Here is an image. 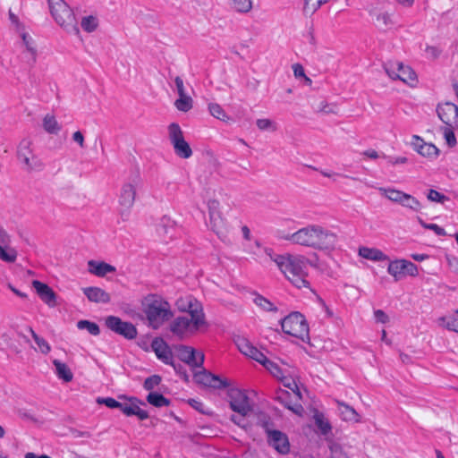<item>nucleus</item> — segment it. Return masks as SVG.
Listing matches in <instances>:
<instances>
[{
  "label": "nucleus",
  "mask_w": 458,
  "mask_h": 458,
  "mask_svg": "<svg viewBox=\"0 0 458 458\" xmlns=\"http://www.w3.org/2000/svg\"><path fill=\"white\" fill-rule=\"evenodd\" d=\"M129 401L131 402V411H130V414L129 416H137L140 420H144L148 418V413L147 411L145 410H142L139 404H144L142 402H140L138 398L136 397H131L129 399Z\"/></svg>",
  "instance_id": "7c9ffc66"
},
{
  "label": "nucleus",
  "mask_w": 458,
  "mask_h": 458,
  "mask_svg": "<svg viewBox=\"0 0 458 458\" xmlns=\"http://www.w3.org/2000/svg\"><path fill=\"white\" fill-rule=\"evenodd\" d=\"M72 140L74 142H76L80 146V148H85L84 136L81 133V131H77L73 132V134H72Z\"/></svg>",
  "instance_id": "338daca9"
},
{
  "label": "nucleus",
  "mask_w": 458,
  "mask_h": 458,
  "mask_svg": "<svg viewBox=\"0 0 458 458\" xmlns=\"http://www.w3.org/2000/svg\"><path fill=\"white\" fill-rule=\"evenodd\" d=\"M174 84L176 87L178 96L186 95L184 82H183V80L180 76H176L174 78Z\"/></svg>",
  "instance_id": "0e129e2a"
},
{
  "label": "nucleus",
  "mask_w": 458,
  "mask_h": 458,
  "mask_svg": "<svg viewBox=\"0 0 458 458\" xmlns=\"http://www.w3.org/2000/svg\"><path fill=\"white\" fill-rule=\"evenodd\" d=\"M178 310L191 314H204L202 304L193 296L185 295L179 297L175 301Z\"/></svg>",
  "instance_id": "6ab92c4d"
},
{
  "label": "nucleus",
  "mask_w": 458,
  "mask_h": 458,
  "mask_svg": "<svg viewBox=\"0 0 458 458\" xmlns=\"http://www.w3.org/2000/svg\"><path fill=\"white\" fill-rule=\"evenodd\" d=\"M21 38L23 41V44L25 45L28 52L31 55V60L34 64L37 59V49H36V44L33 38L27 33L21 32Z\"/></svg>",
  "instance_id": "ea45409f"
},
{
  "label": "nucleus",
  "mask_w": 458,
  "mask_h": 458,
  "mask_svg": "<svg viewBox=\"0 0 458 458\" xmlns=\"http://www.w3.org/2000/svg\"><path fill=\"white\" fill-rule=\"evenodd\" d=\"M50 13L55 21L69 34L80 36L75 15L64 0H47Z\"/></svg>",
  "instance_id": "20e7f679"
},
{
  "label": "nucleus",
  "mask_w": 458,
  "mask_h": 458,
  "mask_svg": "<svg viewBox=\"0 0 458 458\" xmlns=\"http://www.w3.org/2000/svg\"><path fill=\"white\" fill-rule=\"evenodd\" d=\"M437 113L445 126H458V106L456 105L451 102L438 105Z\"/></svg>",
  "instance_id": "a211bd4d"
},
{
  "label": "nucleus",
  "mask_w": 458,
  "mask_h": 458,
  "mask_svg": "<svg viewBox=\"0 0 458 458\" xmlns=\"http://www.w3.org/2000/svg\"><path fill=\"white\" fill-rule=\"evenodd\" d=\"M331 456L330 458H347L346 454L343 451L339 445L334 444L330 446Z\"/></svg>",
  "instance_id": "13d9d810"
},
{
  "label": "nucleus",
  "mask_w": 458,
  "mask_h": 458,
  "mask_svg": "<svg viewBox=\"0 0 458 458\" xmlns=\"http://www.w3.org/2000/svg\"><path fill=\"white\" fill-rule=\"evenodd\" d=\"M374 316L376 320L379 323L386 324L389 321L388 316L382 310H375Z\"/></svg>",
  "instance_id": "69168bd1"
},
{
  "label": "nucleus",
  "mask_w": 458,
  "mask_h": 458,
  "mask_svg": "<svg viewBox=\"0 0 458 458\" xmlns=\"http://www.w3.org/2000/svg\"><path fill=\"white\" fill-rule=\"evenodd\" d=\"M248 357L255 360L260 364H262L267 359L266 355L262 353L259 350H258L255 346L253 347L251 352H250V355H248Z\"/></svg>",
  "instance_id": "052dcab7"
},
{
  "label": "nucleus",
  "mask_w": 458,
  "mask_h": 458,
  "mask_svg": "<svg viewBox=\"0 0 458 458\" xmlns=\"http://www.w3.org/2000/svg\"><path fill=\"white\" fill-rule=\"evenodd\" d=\"M30 331L31 333L32 338L38 344L39 351L43 354H47L51 350L49 344L44 338H42L38 335H37L32 328H30Z\"/></svg>",
  "instance_id": "49530a36"
},
{
  "label": "nucleus",
  "mask_w": 458,
  "mask_h": 458,
  "mask_svg": "<svg viewBox=\"0 0 458 458\" xmlns=\"http://www.w3.org/2000/svg\"><path fill=\"white\" fill-rule=\"evenodd\" d=\"M279 379L283 382L284 386L289 388L293 394H295V392H301L294 379L284 377V375Z\"/></svg>",
  "instance_id": "6e6d98bb"
},
{
  "label": "nucleus",
  "mask_w": 458,
  "mask_h": 458,
  "mask_svg": "<svg viewBox=\"0 0 458 458\" xmlns=\"http://www.w3.org/2000/svg\"><path fill=\"white\" fill-rule=\"evenodd\" d=\"M174 106L181 112H188L193 106V100L191 97L186 95L179 96L174 101Z\"/></svg>",
  "instance_id": "4c0bfd02"
},
{
  "label": "nucleus",
  "mask_w": 458,
  "mask_h": 458,
  "mask_svg": "<svg viewBox=\"0 0 458 458\" xmlns=\"http://www.w3.org/2000/svg\"><path fill=\"white\" fill-rule=\"evenodd\" d=\"M359 255L363 259L373 261H385L389 259L383 251L376 248L360 247L359 249Z\"/></svg>",
  "instance_id": "a878e982"
},
{
  "label": "nucleus",
  "mask_w": 458,
  "mask_h": 458,
  "mask_svg": "<svg viewBox=\"0 0 458 458\" xmlns=\"http://www.w3.org/2000/svg\"><path fill=\"white\" fill-rule=\"evenodd\" d=\"M79 329H86L92 335H98L100 334L99 327L97 323L89 320H80L77 323Z\"/></svg>",
  "instance_id": "37998d69"
},
{
  "label": "nucleus",
  "mask_w": 458,
  "mask_h": 458,
  "mask_svg": "<svg viewBox=\"0 0 458 458\" xmlns=\"http://www.w3.org/2000/svg\"><path fill=\"white\" fill-rule=\"evenodd\" d=\"M227 396L230 408L242 417L248 416L252 411L250 398L244 391L238 388H230L227 391Z\"/></svg>",
  "instance_id": "f8f14e48"
},
{
  "label": "nucleus",
  "mask_w": 458,
  "mask_h": 458,
  "mask_svg": "<svg viewBox=\"0 0 458 458\" xmlns=\"http://www.w3.org/2000/svg\"><path fill=\"white\" fill-rule=\"evenodd\" d=\"M233 341L242 353L246 356L250 355V352H251L254 346L248 339L243 336L237 335L234 337Z\"/></svg>",
  "instance_id": "58836bf2"
},
{
  "label": "nucleus",
  "mask_w": 458,
  "mask_h": 458,
  "mask_svg": "<svg viewBox=\"0 0 458 458\" xmlns=\"http://www.w3.org/2000/svg\"><path fill=\"white\" fill-rule=\"evenodd\" d=\"M97 403L99 404H105L108 408H112V409L118 408V406H120V402L116 401L115 399H114L112 397H106V398L98 397L97 399Z\"/></svg>",
  "instance_id": "4d7b16f0"
},
{
  "label": "nucleus",
  "mask_w": 458,
  "mask_h": 458,
  "mask_svg": "<svg viewBox=\"0 0 458 458\" xmlns=\"http://www.w3.org/2000/svg\"><path fill=\"white\" fill-rule=\"evenodd\" d=\"M275 263L285 277L297 288L309 287L306 280L308 259L303 256L277 255Z\"/></svg>",
  "instance_id": "f03ea898"
},
{
  "label": "nucleus",
  "mask_w": 458,
  "mask_h": 458,
  "mask_svg": "<svg viewBox=\"0 0 458 458\" xmlns=\"http://www.w3.org/2000/svg\"><path fill=\"white\" fill-rule=\"evenodd\" d=\"M282 239L318 250H333L338 243V235L319 225H308Z\"/></svg>",
  "instance_id": "f257e3e1"
},
{
  "label": "nucleus",
  "mask_w": 458,
  "mask_h": 458,
  "mask_svg": "<svg viewBox=\"0 0 458 458\" xmlns=\"http://www.w3.org/2000/svg\"><path fill=\"white\" fill-rule=\"evenodd\" d=\"M256 125L260 131H275L277 129L276 123L267 118L258 119Z\"/></svg>",
  "instance_id": "de8ad7c7"
},
{
  "label": "nucleus",
  "mask_w": 458,
  "mask_h": 458,
  "mask_svg": "<svg viewBox=\"0 0 458 458\" xmlns=\"http://www.w3.org/2000/svg\"><path fill=\"white\" fill-rule=\"evenodd\" d=\"M384 67L387 75L393 80H400L411 86L414 85L417 81L414 71L401 62H388Z\"/></svg>",
  "instance_id": "9b49d317"
},
{
  "label": "nucleus",
  "mask_w": 458,
  "mask_h": 458,
  "mask_svg": "<svg viewBox=\"0 0 458 458\" xmlns=\"http://www.w3.org/2000/svg\"><path fill=\"white\" fill-rule=\"evenodd\" d=\"M32 285L35 288L39 298L48 307L54 308L56 306V294L52 288H50L47 284H44L38 280H34L32 282Z\"/></svg>",
  "instance_id": "412c9836"
},
{
  "label": "nucleus",
  "mask_w": 458,
  "mask_h": 458,
  "mask_svg": "<svg viewBox=\"0 0 458 458\" xmlns=\"http://www.w3.org/2000/svg\"><path fill=\"white\" fill-rule=\"evenodd\" d=\"M105 325L108 329L126 339L132 340L137 337V328L131 322L123 321L116 316H108L105 319Z\"/></svg>",
  "instance_id": "4468645a"
},
{
  "label": "nucleus",
  "mask_w": 458,
  "mask_h": 458,
  "mask_svg": "<svg viewBox=\"0 0 458 458\" xmlns=\"http://www.w3.org/2000/svg\"><path fill=\"white\" fill-rule=\"evenodd\" d=\"M377 189L382 197L397 204H400L404 194V191L391 187H377Z\"/></svg>",
  "instance_id": "bb28decb"
},
{
  "label": "nucleus",
  "mask_w": 458,
  "mask_h": 458,
  "mask_svg": "<svg viewBox=\"0 0 458 458\" xmlns=\"http://www.w3.org/2000/svg\"><path fill=\"white\" fill-rule=\"evenodd\" d=\"M274 398L294 414L301 417L304 414V408L301 403L302 398L301 392L293 394L286 390L278 389L276 391Z\"/></svg>",
  "instance_id": "ddd939ff"
},
{
  "label": "nucleus",
  "mask_w": 458,
  "mask_h": 458,
  "mask_svg": "<svg viewBox=\"0 0 458 458\" xmlns=\"http://www.w3.org/2000/svg\"><path fill=\"white\" fill-rule=\"evenodd\" d=\"M262 365L276 377L277 378H281L282 376L284 375L282 369H280V367L271 361L270 360H268L267 358L266 359V360L262 363Z\"/></svg>",
  "instance_id": "09e8293b"
},
{
  "label": "nucleus",
  "mask_w": 458,
  "mask_h": 458,
  "mask_svg": "<svg viewBox=\"0 0 458 458\" xmlns=\"http://www.w3.org/2000/svg\"><path fill=\"white\" fill-rule=\"evenodd\" d=\"M318 112L327 114H337L338 107H337L336 104H328L327 102H321L319 104Z\"/></svg>",
  "instance_id": "3c124183"
},
{
  "label": "nucleus",
  "mask_w": 458,
  "mask_h": 458,
  "mask_svg": "<svg viewBox=\"0 0 458 458\" xmlns=\"http://www.w3.org/2000/svg\"><path fill=\"white\" fill-rule=\"evenodd\" d=\"M314 420L317 428L322 435L327 436L330 433L332 427L323 413L317 411L314 414Z\"/></svg>",
  "instance_id": "2f4dec72"
},
{
  "label": "nucleus",
  "mask_w": 458,
  "mask_h": 458,
  "mask_svg": "<svg viewBox=\"0 0 458 458\" xmlns=\"http://www.w3.org/2000/svg\"><path fill=\"white\" fill-rule=\"evenodd\" d=\"M456 318H451L446 319L445 317H441L438 319L439 325L443 326L448 330L454 331Z\"/></svg>",
  "instance_id": "bf43d9fd"
},
{
  "label": "nucleus",
  "mask_w": 458,
  "mask_h": 458,
  "mask_svg": "<svg viewBox=\"0 0 458 458\" xmlns=\"http://www.w3.org/2000/svg\"><path fill=\"white\" fill-rule=\"evenodd\" d=\"M88 270L92 275H95L98 277H104L109 273H114L116 268L115 267L105 261H97L91 259L88 261Z\"/></svg>",
  "instance_id": "b1692460"
},
{
  "label": "nucleus",
  "mask_w": 458,
  "mask_h": 458,
  "mask_svg": "<svg viewBox=\"0 0 458 458\" xmlns=\"http://www.w3.org/2000/svg\"><path fill=\"white\" fill-rule=\"evenodd\" d=\"M262 427L267 434V442L278 454L285 455L290 452V442L287 435L280 430L270 428L269 420L262 422Z\"/></svg>",
  "instance_id": "1a4fd4ad"
},
{
  "label": "nucleus",
  "mask_w": 458,
  "mask_h": 458,
  "mask_svg": "<svg viewBox=\"0 0 458 458\" xmlns=\"http://www.w3.org/2000/svg\"><path fill=\"white\" fill-rule=\"evenodd\" d=\"M171 366L174 368L175 372L182 377V378L185 382H189V375L187 374L186 369L183 368L182 365L176 364L174 362V365H171Z\"/></svg>",
  "instance_id": "e2e57ef3"
},
{
  "label": "nucleus",
  "mask_w": 458,
  "mask_h": 458,
  "mask_svg": "<svg viewBox=\"0 0 458 458\" xmlns=\"http://www.w3.org/2000/svg\"><path fill=\"white\" fill-rule=\"evenodd\" d=\"M329 0H303L302 13L306 17L312 16L318 8Z\"/></svg>",
  "instance_id": "c756f323"
},
{
  "label": "nucleus",
  "mask_w": 458,
  "mask_h": 458,
  "mask_svg": "<svg viewBox=\"0 0 458 458\" xmlns=\"http://www.w3.org/2000/svg\"><path fill=\"white\" fill-rule=\"evenodd\" d=\"M42 126L44 130L49 134L57 135L62 130V126L59 124L55 115L47 114L42 120Z\"/></svg>",
  "instance_id": "cd10ccee"
},
{
  "label": "nucleus",
  "mask_w": 458,
  "mask_h": 458,
  "mask_svg": "<svg viewBox=\"0 0 458 458\" xmlns=\"http://www.w3.org/2000/svg\"><path fill=\"white\" fill-rule=\"evenodd\" d=\"M160 382H161V377L158 375H153L145 379L143 386L146 390L151 391L157 386H158L160 384Z\"/></svg>",
  "instance_id": "603ef678"
},
{
  "label": "nucleus",
  "mask_w": 458,
  "mask_h": 458,
  "mask_svg": "<svg viewBox=\"0 0 458 458\" xmlns=\"http://www.w3.org/2000/svg\"><path fill=\"white\" fill-rule=\"evenodd\" d=\"M341 408V414L343 416V419L347 421H354L359 422L360 420V415L356 412V411L344 403H339Z\"/></svg>",
  "instance_id": "c9c22d12"
},
{
  "label": "nucleus",
  "mask_w": 458,
  "mask_h": 458,
  "mask_svg": "<svg viewBox=\"0 0 458 458\" xmlns=\"http://www.w3.org/2000/svg\"><path fill=\"white\" fill-rule=\"evenodd\" d=\"M387 272L394 277L395 281H399L407 275L411 276H417L418 268L417 266L411 261L396 259L389 263Z\"/></svg>",
  "instance_id": "dca6fc26"
},
{
  "label": "nucleus",
  "mask_w": 458,
  "mask_h": 458,
  "mask_svg": "<svg viewBox=\"0 0 458 458\" xmlns=\"http://www.w3.org/2000/svg\"><path fill=\"white\" fill-rule=\"evenodd\" d=\"M210 225L214 233L223 241L228 237V226L225 221L221 217L220 214L209 217Z\"/></svg>",
  "instance_id": "393cba45"
},
{
  "label": "nucleus",
  "mask_w": 458,
  "mask_h": 458,
  "mask_svg": "<svg viewBox=\"0 0 458 458\" xmlns=\"http://www.w3.org/2000/svg\"><path fill=\"white\" fill-rule=\"evenodd\" d=\"M208 111L209 114L223 122H228L230 120V117L226 114L225 110L222 108V106L217 103H209L208 104Z\"/></svg>",
  "instance_id": "e433bc0d"
},
{
  "label": "nucleus",
  "mask_w": 458,
  "mask_h": 458,
  "mask_svg": "<svg viewBox=\"0 0 458 458\" xmlns=\"http://www.w3.org/2000/svg\"><path fill=\"white\" fill-rule=\"evenodd\" d=\"M176 356L184 363L192 369L202 368L205 356L201 352H197L194 348L186 345L174 346Z\"/></svg>",
  "instance_id": "2eb2a0df"
},
{
  "label": "nucleus",
  "mask_w": 458,
  "mask_h": 458,
  "mask_svg": "<svg viewBox=\"0 0 458 458\" xmlns=\"http://www.w3.org/2000/svg\"><path fill=\"white\" fill-rule=\"evenodd\" d=\"M231 7L238 13H248L252 8L251 0H230Z\"/></svg>",
  "instance_id": "a19ab883"
},
{
  "label": "nucleus",
  "mask_w": 458,
  "mask_h": 458,
  "mask_svg": "<svg viewBox=\"0 0 458 458\" xmlns=\"http://www.w3.org/2000/svg\"><path fill=\"white\" fill-rule=\"evenodd\" d=\"M373 15L375 16V24L379 29L384 30L394 23L391 14L386 12H375Z\"/></svg>",
  "instance_id": "f704fd0d"
},
{
  "label": "nucleus",
  "mask_w": 458,
  "mask_h": 458,
  "mask_svg": "<svg viewBox=\"0 0 458 458\" xmlns=\"http://www.w3.org/2000/svg\"><path fill=\"white\" fill-rule=\"evenodd\" d=\"M81 25L86 32L91 33L97 30L98 21L97 17L89 15L82 18Z\"/></svg>",
  "instance_id": "79ce46f5"
},
{
  "label": "nucleus",
  "mask_w": 458,
  "mask_h": 458,
  "mask_svg": "<svg viewBox=\"0 0 458 458\" xmlns=\"http://www.w3.org/2000/svg\"><path fill=\"white\" fill-rule=\"evenodd\" d=\"M293 69L295 77H305L304 69L300 64H293Z\"/></svg>",
  "instance_id": "774afa93"
},
{
  "label": "nucleus",
  "mask_w": 458,
  "mask_h": 458,
  "mask_svg": "<svg viewBox=\"0 0 458 458\" xmlns=\"http://www.w3.org/2000/svg\"><path fill=\"white\" fill-rule=\"evenodd\" d=\"M31 140L23 139L19 146L17 156L19 161L23 165V168L28 172L40 171L44 167L41 159L36 156L31 149Z\"/></svg>",
  "instance_id": "6e6552de"
},
{
  "label": "nucleus",
  "mask_w": 458,
  "mask_h": 458,
  "mask_svg": "<svg viewBox=\"0 0 458 458\" xmlns=\"http://www.w3.org/2000/svg\"><path fill=\"white\" fill-rule=\"evenodd\" d=\"M147 402L155 407H165L169 406L170 401L165 398L163 394L157 392H150L147 395Z\"/></svg>",
  "instance_id": "473e14b6"
},
{
  "label": "nucleus",
  "mask_w": 458,
  "mask_h": 458,
  "mask_svg": "<svg viewBox=\"0 0 458 458\" xmlns=\"http://www.w3.org/2000/svg\"><path fill=\"white\" fill-rule=\"evenodd\" d=\"M200 370L194 371L193 377L197 384L213 388H225L229 386L226 379H221L218 376L212 374L203 367Z\"/></svg>",
  "instance_id": "f3484780"
},
{
  "label": "nucleus",
  "mask_w": 458,
  "mask_h": 458,
  "mask_svg": "<svg viewBox=\"0 0 458 458\" xmlns=\"http://www.w3.org/2000/svg\"><path fill=\"white\" fill-rule=\"evenodd\" d=\"M206 325L205 314H191L177 317L170 326L171 331L181 337L188 333H195L201 327Z\"/></svg>",
  "instance_id": "423d86ee"
},
{
  "label": "nucleus",
  "mask_w": 458,
  "mask_h": 458,
  "mask_svg": "<svg viewBox=\"0 0 458 458\" xmlns=\"http://www.w3.org/2000/svg\"><path fill=\"white\" fill-rule=\"evenodd\" d=\"M427 197L430 201L439 202V203H443L445 200L448 199V198L445 195L440 193L439 191H437L436 190H432V189L429 190Z\"/></svg>",
  "instance_id": "5fc2aeb1"
},
{
  "label": "nucleus",
  "mask_w": 458,
  "mask_h": 458,
  "mask_svg": "<svg viewBox=\"0 0 458 458\" xmlns=\"http://www.w3.org/2000/svg\"><path fill=\"white\" fill-rule=\"evenodd\" d=\"M140 182L139 175L131 177L128 182H124L122 186L119 196L120 214L123 217H127L130 209L133 207L137 187Z\"/></svg>",
  "instance_id": "0eeeda50"
},
{
  "label": "nucleus",
  "mask_w": 458,
  "mask_h": 458,
  "mask_svg": "<svg viewBox=\"0 0 458 458\" xmlns=\"http://www.w3.org/2000/svg\"><path fill=\"white\" fill-rule=\"evenodd\" d=\"M419 223L426 229L432 230L438 236H445L446 234L444 228L436 224H427L421 218H419Z\"/></svg>",
  "instance_id": "864d4df0"
},
{
  "label": "nucleus",
  "mask_w": 458,
  "mask_h": 458,
  "mask_svg": "<svg viewBox=\"0 0 458 458\" xmlns=\"http://www.w3.org/2000/svg\"><path fill=\"white\" fill-rule=\"evenodd\" d=\"M88 300L96 303H108L111 301V296L108 293L100 287L90 286L82 289Z\"/></svg>",
  "instance_id": "5701e85b"
},
{
  "label": "nucleus",
  "mask_w": 458,
  "mask_h": 458,
  "mask_svg": "<svg viewBox=\"0 0 458 458\" xmlns=\"http://www.w3.org/2000/svg\"><path fill=\"white\" fill-rule=\"evenodd\" d=\"M141 305L148 326L154 329L159 328L173 317L169 303L159 295H147L143 298Z\"/></svg>",
  "instance_id": "7ed1b4c3"
},
{
  "label": "nucleus",
  "mask_w": 458,
  "mask_h": 458,
  "mask_svg": "<svg viewBox=\"0 0 458 458\" xmlns=\"http://www.w3.org/2000/svg\"><path fill=\"white\" fill-rule=\"evenodd\" d=\"M168 134L175 154L184 159L191 157L192 150L189 143L184 140L182 131L178 123H172L169 124Z\"/></svg>",
  "instance_id": "9d476101"
},
{
  "label": "nucleus",
  "mask_w": 458,
  "mask_h": 458,
  "mask_svg": "<svg viewBox=\"0 0 458 458\" xmlns=\"http://www.w3.org/2000/svg\"><path fill=\"white\" fill-rule=\"evenodd\" d=\"M456 126H445L442 128L444 137L446 140V143L449 147H454L456 145V138L454 132V129Z\"/></svg>",
  "instance_id": "8fccbe9b"
},
{
  "label": "nucleus",
  "mask_w": 458,
  "mask_h": 458,
  "mask_svg": "<svg viewBox=\"0 0 458 458\" xmlns=\"http://www.w3.org/2000/svg\"><path fill=\"white\" fill-rule=\"evenodd\" d=\"M208 208L209 217L211 216V215L216 216V215L220 214L219 213V202L216 199L208 200Z\"/></svg>",
  "instance_id": "680f3d73"
},
{
  "label": "nucleus",
  "mask_w": 458,
  "mask_h": 458,
  "mask_svg": "<svg viewBox=\"0 0 458 458\" xmlns=\"http://www.w3.org/2000/svg\"><path fill=\"white\" fill-rule=\"evenodd\" d=\"M254 303L265 311H276V307L267 298L257 294L253 300Z\"/></svg>",
  "instance_id": "c03bdc74"
},
{
  "label": "nucleus",
  "mask_w": 458,
  "mask_h": 458,
  "mask_svg": "<svg viewBox=\"0 0 458 458\" xmlns=\"http://www.w3.org/2000/svg\"><path fill=\"white\" fill-rule=\"evenodd\" d=\"M413 148L421 156L433 157L438 156V148L432 143L425 142L420 137L413 136Z\"/></svg>",
  "instance_id": "4be33fe9"
},
{
  "label": "nucleus",
  "mask_w": 458,
  "mask_h": 458,
  "mask_svg": "<svg viewBox=\"0 0 458 458\" xmlns=\"http://www.w3.org/2000/svg\"><path fill=\"white\" fill-rule=\"evenodd\" d=\"M151 347L158 360L167 365H174V353L169 345L162 339L156 338L152 341Z\"/></svg>",
  "instance_id": "aec40b11"
},
{
  "label": "nucleus",
  "mask_w": 458,
  "mask_h": 458,
  "mask_svg": "<svg viewBox=\"0 0 458 458\" xmlns=\"http://www.w3.org/2000/svg\"><path fill=\"white\" fill-rule=\"evenodd\" d=\"M17 251L13 248H3L0 245V259L3 261L13 263L16 260Z\"/></svg>",
  "instance_id": "a18cd8bd"
},
{
  "label": "nucleus",
  "mask_w": 458,
  "mask_h": 458,
  "mask_svg": "<svg viewBox=\"0 0 458 458\" xmlns=\"http://www.w3.org/2000/svg\"><path fill=\"white\" fill-rule=\"evenodd\" d=\"M53 364L55 367L56 375L59 378L63 379L64 382H71L72 380L73 374L65 363L58 360H54Z\"/></svg>",
  "instance_id": "c85d7f7f"
},
{
  "label": "nucleus",
  "mask_w": 458,
  "mask_h": 458,
  "mask_svg": "<svg viewBox=\"0 0 458 458\" xmlns=\"http://www.w3.org/2000/svg\"><path fill=\"white\" fill-rule=\"evenodd\" d=\"M399 205L415 212H419L421 209L420 202L415 197L406 192H404Z\"/></svg>",
  "instance_id": "72a5a7b5"
},
{
  "label": "nucleus",
  "mask_w": 458,
  "mask_h": 458,
  "mask_svg": "<svg viewBox=\"0 0 458 458\" xmlns=\"http://www.w3.org/2000/svg\"><path fill=\"white\" fill-rule=\"evenodd\" d=\"M283 331L292 336L305 341L309 339V325L300 312H292L281 320Z\"/></svg>",
  "instance_id": "39448f33"
}]
</instances>
